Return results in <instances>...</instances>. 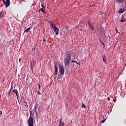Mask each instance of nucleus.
<instances>
[{"mask_svg":"<svg viewBox=\"0 0 126 126\" xmlns=\"http://www.w3.org/2000/svg\"><path fill=\"white\" fill-rule=\"evenodd\" d=\"M71 51H68L64 54V65L67 66L69 65L70 63V61L71 60Z\"/></svg>","mask_w":126,"mask_h":126,"instance_id":"nucleus-1","label":"nucleus"},{"mask_svg":"<svg viewBox=\"0 0 126 126\" xmlns=\"http://www.w3.org/2000/svg\"><path fill=\"white\" fill-rule=\"evenodd\" d=\"M104 32L105 30H104V28H103V27H101L99 29L98 31L96 33L97 34L101 36V35H104V34H105Z\"/></svg>","mask_w":126,"mask_h":126,"instance_id":"nucleus-2","label":"nucleus"},{"mask_svg":"<svg viewBox=\"0 0 126 126\" xmlns=\"http://www.w3.org/2000/svg\"><path fill=\"white\" fill-rule=\"evenodd\" d=\"M59 67L61 75H63L64 74V67H63V65H60L59 66Z\"/></svg>","mask_w":126,"mask_h":126,"instance_id":"nucleus-3","label":"nucleus"},{"mask_svg":"<svg viewBox=\"0 0 126 126\" xmlns=\"http://www.w3.org/2000/svg\"><path fill=\"white\" fill-rule=\"evenodd\" d=\"M33 118L30 116L28 120V125L29 126H33Z\"/></svg>","mask_w":126,"mask_h":126,"instance_id":"nucleus-4","label":"nucleus"},{"mask_svg":"<svg viewBox=\"0 0 126 126\" xmlns=\"http://www.w3.org/2000/svg\"><path fill=\"white\" fill-rule=\"evenodd\" d=\"M3 3L5 6V7H8V6L10 5V1L9 0H6V1H5Z\"/></svg>","mask_w":126,"mask_h":126,"instance_id":"nucleus-5","label":"nucleus"},{"mask_svg":"<svg viewBox=\"0 0 126 126\" xmlns=\"http://www.w3.org/2000/svg\"><path fill=\"white\" fill-rule=\"evenodd\" d=\"M54 32L56 33V35H59V31H60V30H59V28L58 27H55L53 29Z\"/></svg>","mask_w":126,"mask_h":126,"instance_id":"nucleus-6","label":"nucleus"},{"mask_svg":"<svg viewBox=\"0 0 126 126\" xmlns=\"http://www.w3.org/2000/svg\"><path fill=\"white\" fill-rule=\"evenodd\" d=\"M13 93H14V94H16V97L17 99H18V98H19V94H18V91H17V90H14L13 91Z\"/></svg>","mask_w":126,"mask_h":126,"instance_id":"nucleus-7","label":"nucleus"},{"mask_svg":"<svg viewBox=\"0 0 126 126\" xmlns=\"http://www.w3.org/2000/svg\"><path fill=\"white\" fill-rule=\"evenodd\" d=\"M41 89V85H38V88L37 89H36V90L37 91L36 92L37 94V95H42L40 93V89Z\"/></svg>","mask_w":126,"mask_h":126,"instance_id":"nucleus-8","label":"nucleus"},{"mask_svg":"<svg viewBox=\"0 0 126 126\" xmlns=\"http://www.w3.org/2000/svg\"><path fill=\"white\" fill-rule=\"evenodd\" d=\"M126 11V9L125 8H121L119 12V13H123V12H125V11Z\"/></svg>","mask_w":126,"mask_h":126,"instance_id":"nucleus-9","label":"nucleus"},{"mask_svg":"<svg viewBox=\"0 0 126 126\" xmlns=\"http://www.w3.org/2000/svg\"><path fill=\"white\" fill-rule=\"evenodd\" d=\"M4 16V12L3 11H2L0 12V18H2L3 16Z\"/></svg>","mask_w":126,"mask_h":126,"instance_id":"nucleus-10","label":"nucleus"},{"mask_svg":"<svg viewBox=\"0 0 126 126\" xmlns=\"http://www.w3.org/2000/svg\"><path fill=\"white\" fill-rule=\"evenodd\" d=\"M55 69V75H58V65H55L54 66Z\"/></svg>","mask_w":126,"mask_h":126,"instance_id":"nucleus-11","label":"nucleus"},{"mask_svg":"<svg viewBox=\"0 0 126 126\" xmlns=\"http://www.w3.org/2000/svg\"><path fill=\"white\" fill-rule=\"evenodd\" d=\"M88 25L89 27H90V28L92 29L93 31H94V29L93 28L94 27L93 26V25L90 24V22L89 21H88Z\"/></svg>","mask_w":126,"mask_h":126,"instance_id":"nucleus-12","label":"nucleus"},{"mask_svg":"<svg viewBox=\"0 0 126 126\" xmlns=\"http://www.w3.org/2000/svg\"><path fill=\"white\" fill-rule=\"evenodd\" d=\"M50 26L54 29V28H56L57 26H56L55 24H53V23H50Z\"/></svg>","mask_w":126,"mask_h":126,"instance_id":"nucleus-13","label":"nucleus"},{"mask_svg":"<svg viewBox=\"0 0 126 126\" xmlns=\"http://www.w3.org/2000/svg\"><path fill=\"white\" fill-rule=\"evenodd\" d=\"M115 1L118 3H122L124 2V0H115Z\"/></svg>","mask_w":126,"mask_h":126,"instance_id":"nucleus-14","label":"nucleus"},{"mask_svg":"<svg viewBox=\"0 0 126 126\" xmlns=\"http://www.w3.org/2000/svg\"><path fill=\"white\" fill-rule=\"evenodd\" d=\"M40 11H42V12H43V13H46V9L44 10V8H41L39 10V12H40Z\"/></svg>","mask_w":126,"mask_h":126,"instance_id":"nucleus-15","label":"nucleus"},{"mask_svg":"<svg viewBox=\"0 0 126 126\" xmlns=\"http://www.w3.org/2000/svg\"><path fill=\"white\" fill-rule=\"evenodd\" d=\"M102 60L103 62H105V63H107V62H106V55H104L102 57Z\"/></svg>","mask_w":126,"mask_h":126,"instance_id":"nucleus-16","label":"nucleus"},{"mask_svg":"<svg viewBox=\"0 0 126 126\" xmlns=\"http://www.w3.org/2000/svg\"><path fill=\"white\" fill-rule=\"evenodd\" d=\"M71 63H77V64H80V63H77V61H74V60H72L71 61Z\"/></svg>","mask_w":126,"mask_h":126,"instance_id":"nucleus-17","label":"nucleus"},{"mask_svg":"<svg viewBox=\"0 0 126 126\" xmlns=\"http://www.w3.org/2000/svg\"><path fill=\"white\" fill-rule=\"evenodd\" d=\"M30 28H27V29H26V33H28V32H29V31H30Z\"/></svg>","mask_w":126,"mask_h":126,"instance_id":"nucleus-18","label":"nucleus"},{"mask_svg":"<svg viewBox=\"0 0 126 126\" xmlns=\"http://www.w3.org/2000/svg\"><path fill=\"white\" fill-rule=\"evenodd\" d=\"M82 108H86V106L85 105V104H84V103L82 104Z\"/></svg>","mask_w":126,"mask_h":126,"instance_id":"nucleus-19","label":"nucleus"},{"mask_svg":"<svg viewBox=\"0 0 126 126\" xmlns=\"http://www.w3.org/2000/svg\"><path fill=\"white\" fill-rule=\"evenodd\" d=\"M64 126V123H63L59 124V126Z\"/></svg>","mask_w":126,"mask_h":126,"instance_id":"nucleus-20","label":"nucleus"},{"mask_svg":"<svg viewBox=\"0 0 126 126\" xmlns=\"http://www.w3.org/2000/svg\"><path fill=\"white\" fill-rule=\"evenodd\" d=\"M115 31L116 32V33H119V32L118 31V29H117L116 27H115Z\"/></svg>","mask_w":126,"mask_h":126,"instance_id":"nucleus-21","label":"nucleus"},{"mask_svg":"<svg viewBox=\"0 0 126 126\" xmlns=\"http://www.w3.org/2000/svg\"><path fill=\"white\" fill-rule=\"evenodd\" d=\"M41 6H42V7H43V8H44V9H46L45 8V6H44V4H41Z\"/></svg>","mask_w":126,"mask_h":126,"instance_id":"nucleus-22","label":"nucleus"},{"mask_svg":"<svg viewBox=\"0 0 126 126\" xmlns=\"http://www.w3.org/2000/svg\"><path fill=\"white\" fill-rule=\"evenodd\" d=\"M125 21H126V20H123V19L121 20V22H125Z\"/></svg>","mask_w":126,"mask_h":126,"instance_id":"nucleus-23","label":"nucleus"},{"mask_svg":"<svg viewBox=\"0 0 126 126\" xmlns=\"http://www.w3.org/2000/svg\"><path fill=\"white\" fill-rule=\"evenodd\" d=\"M31 67L32 68L33 67V64H32V63H31Z\"/></svg>","mask_w":126,"mask_h":126,"instance_id":"nucleus-24","label":"nucleus"},{"mask_svg":"<svg viewBox=\"0 0 126 126\" xmlns=\"http://www.w3.org/2000/svg\"><path fill=\"white\" fill-rule=\"evenodd\" d=\"M10 93H11V91L10 90L8 91V94L10 95Z\"/></svg>","mask_w":126,"mask_h":126,"instance_id":"nucleus-25","label":"nucleus"},{"mask_svg":"<svg viewBox=\"0 0 126 126\" xmlns=\"http://www.w3.org/2000/svg\"><path fill=\"white\" fill-rule=\"evenodd\" d=\"M43 42H46V37L43 38Z\"/></svg>","mask_w":126,"mask_h":126,"instance_id":"nucleus-26","label":"nucleus"},{"mask_svg":"<svg viewBox=\"0 0 126 126\" xmlns=\"http://www.w3.org/2000/svg\"><path fill=\"white\" fill-rule=\"evenodd\" d=\"M101 123H102V124L104 123H105V120H102V121H101Z\"/></svg>","mask_w":126,"mask_h":126,"instance_id":"nucleus-27","label":"nucleus"},{"mask_svg":"<svg viewBox=\"0 0 126 126\" xmlns=\"http://www.w3.org/2000/svg\"><path fill=\"white\" fill-rule=\"evenodd\" d=\"M56 78H57V75H56L55 74V75L54 76V79H56Z\"/></svg>","mask_w":126,"mask_h":126,"instance_id":"nucleus-28","label":"nucleus"},{"mask_svg":"<svg viewBox=\"0 0 126 126\" xmlns=\"http://www.w3.org/2000/svg\"><path fill=\"white\" fill-rule=\"evenodd\" d=\"M59 124H62V119L60 120Z\"/></svg>","mask_w":126,"mask_h":126,"instance_id":"nucleus-29","label":"nucleus"},{"mask_svg":"<svg viewBox=\"0 0 126 126\" xmlns=\"http://www.w3.org/2000/svg\"><path fill=\"white\" fill-rule=\"evenodd\" d=\"M0 115H2V111H0Z\"/></svg>","mask_w":126,"mask_h":126,"instance_id":"nucleus-30","label":"nucleus"},{"mask_svg":"<svg viewBox=\"0 0 126 126\" xmlns=\"http://www.w3.org/2000/svg\"><path fill=\"white\" fill-rule=\"evenodd\" d=\"M21 61V59L20 58V59H19V63H20Z\"/></svg>","mask_w":126,"mask_h":126,"instance_id":"nucleus-31","label":"nucleus"},{"mask_svg":"<svg viewBox=\"0 0 126 126\" xmlns=\"http://www.w3.org/2000/svg\"><path fill=\"white\" fill-rule=\"evenodd\" d=\"M30 114H31L30 116L31 117V115H32V112L31 111H30Z\"/></svg>","mask_w":126,"mask_h":126,"instance_id":"nucleus-32","label":"nucleus"},{"mask_svg":"<svg viewBox=\"0 0 126 126\" xmlns=\"http://www.w3.org/2000/svg\"><path fill=\"white\" fill-rule=\"evenodd\" d=\"M108 101H110V98H107Z\"/></svg>","mask_w":126,"mask_h":126,"instance_id":"nucleus-33","label":"nucleus"},{"mask_svg":"<svg viewBox=\"0 0 126 126\" xmlns=\"http://www.w3.org/2000/svg\"><path fill=\"white\" fill-rule=\"evenodd\" d=\"M113 101H114V102H116V99H113Z\"/></svg>","mask_w":126,"mask_h":126,"instance_id":"nucleus-34","label":"nucleus"},{"mask_svg":"<svg viewBox=\"0 0 126 126\" xmlns=\"http://www.w3.org/2000/svg\"><path fill=\"white\" fill-rule=\"evenodd\" d=\"M2 1L3 2V3L5 1V0H2Z\"/></svg>","mask_w":126,"mask_h":126,"instance_id":"nucleus-35","label":"nucleus"},{"mask_svg":"<svg viewBox=\"0 0 126 126\" xmlns=\"http://www.w3.org/2000/svg\"><path fill=\"white\" fill-rule=\"evenodd\" d=\"M102 44H103V46H105V44L103 43V42H102Z\"/></svg>","mask_w":126,"mask_h":126,"instance_id":"nucleus-36","label":"nucleus"},{"mask_svg":"<svg viewBox=\"0 0 126 126\" xmlns=\"http://www.w3.org/2000/svg\"><path fill=\"white\" fill-rule=\"evenodd\" d=\"M24 0H22V1H23Z\"/></svg>","mask_w":126,"mask_h":126,"instance_id":"nucleus-37","label":"nucleus"},{"mask_svg":"<svg viewBox=\"0 0 126 126\" xmlns=\"http://www.w3.org/2000/svg\"><path fill=\"white\" fill-rule=\"evenodd\" d=\"M57 79H59V78H58Z\"/></svg>","mask_w":126,"mask_h":126,"instance_id":"nucleus-38","label":"nucleus"}]
</instances>
